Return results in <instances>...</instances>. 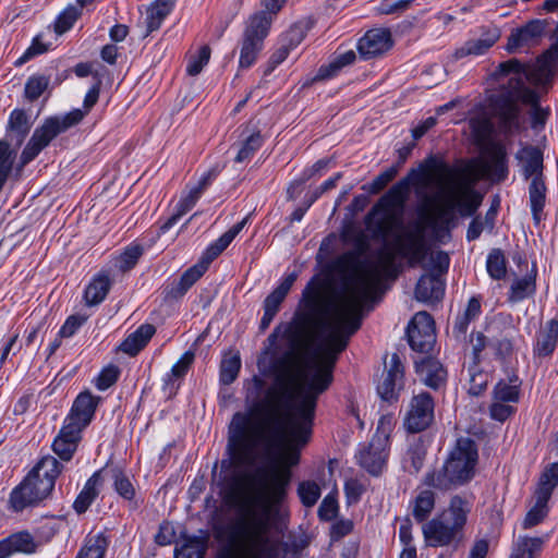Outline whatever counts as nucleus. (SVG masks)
Returning a JSON list of instances; mask_svg holds the SVG:
<instances>
[{"mask_svg": "<svg viewBox=\"0 0 558 558\" xmlns=\"http://www.w3.org/2000/svg\"><path fill=\"white\" fill-rule=\"evenodd\" d=\"M326 353L320 351L308 377L299 379L291 386V392L282 393L274 385L266 391L265 398L259 395L265 388V380L254 375L252 387L247 388L245 402L246 412H235L229 425L227 453L229 464L233 468L250 466L255 462L256 449L260 442L265 445L268 465L258 466L253 473L245 475L250 494L236 502V517L223 527L227 539L232 546L248 544L246 539H232L230 527L243 518L250 521L254 517L266 520L268 537L271 518L279 511L288 496L292 480L290 466L300 461L296 450L284 456L287 465L279 463V458L288 444L304 446L312 436L318 398L329 389L333 381V363L327 377ZM221 530H217L220 533Z\"/></svg>", "mask_w": 558, "mask_h": 558, "instance_id": "f257e3e1", "label": "nucleus"}, {"mask_svg": "<svg viewBox=\"0 0 558 558\" xmlns=\"http://www.w3.org/2000/svg\"><path fill=\"white\" fill-rule=\"evenodd\" d=\"M428 254L424 235L421 230L405 232L397 236L392 247L384 245L376 252L377 263L371 262V269L354 278L355 284L349 295L341 298L332 307L331 320L325 322L324 327L329 329L326 345L320 351L326 353L327 377L333 363L348 348L351 337L362 326L363 305L374 300L380 290L384 279L396 280L402 271L396 257L407 259L409 267H425Z\"/></svg>", "mask_w": 558, "mask_h": 558, "instance_id": "f03ea898", "label": "nucleus"}, {"mask_svg": "<svg viewBox=\"0 0 558 558\" xmlns=\"http://www.w3.org/2000/svg\"><path fill=\"white\" fill-rule=\"evenodd\" d=\"M471 161L462 167L451 166L441 157L429 155L420 165L418 170L411 169L408 177L396 183L379 201L371 208L364 218L366 230L373 240L386 242L395 229L402 226L401 217L392 208L402 206L409 180L421 181L423 175H437L438 183L454 192H461L462 198L454 202L462 217L473 216L482 204L483 196L473 189L476 179L473 177Z\"/></svg>", "mask_w": 558, "mask_h": 558, "instance_id": "7ed1b4c3", "label": "nucleus"}, {"mask_svg": "<svg viewBox=\"0 0 558 558\" xmlns=\"http://www.w3.org/2000/svg\"><path fill=\"white\" fill-rule=\"evenodd\" d=\"M340 300L341 298L328 306L327 319L316 322L314 317L320 301L318 277L314 276L305 286L301 300L303 311L295 313L293 320L283 331L289 349L280 355L272 356L269 364V372L282 393H290L291 386L314 373L313 365L322 348L326 345L329 335V329L323 324L331 320L332 307Z\"/></svg>", "mask_w": 558, "mask_h": 558, "instance_id": "20e7f679", "label": "nucleus"}, {"mask_svg": "<svg viewBox=\"0 0 558 558\" xmlns=\"http://www.w3.org/2000/svg\"><path fill=\"white\" fill-rule=\"evenodd\" d=\"M477 460L476 442L469 437H461L444 464L425 474L423 484L439 492L457 489L473 480Z\"/></svg>", "mask_w": 558, "mask_h": 558, "instance_id": "39448f33", "label": "nucleus"}, {"mask_svg": "<svg viewBox=\"0 0 558 558\" xmlns=\"http://www.w3.org/2000/svg\"><path fill=\"white\" fill-rule=\"evenodd\" d=\"M101 82L94 84L85 95L82 109H73L64 116H52L44 120L43 124L35 129L29 141L20 156L19 170L33 161L59 134L80 124L84 117L97 104L100 94Z\"/></svg>", "mask_w": 558, "mask_h": 558, "instance_id": "423d86ee", "label": "nucleus"}, {"mask_svg": "<svg viewBox=\"0 0 558 558\" xmlns=\"http://www.w3.org/2000/svg\"><path fill=\"white\" fill-rule=\"evenodd\" d=\"M63 465L52 456L41 458L28 472L25 478L10 495V504L14 511H23L48 498L61 474Z\"/></svg>", "mask_w": 558, "mask_h": 558, "instance_id": "0eeeda50", "label": "nucleus"}, {"mask_svg": "<svg viewBox=\"0 0 558 558\" xmlns=\"http://www.w3.org/2000/svg\"><path fill=\"white\" fill-rule=\"evenodd\" d=\"M471 511L470 502L454 495L440 513L423 525V535L430 547L459 546L464 537V526Z\"/></svg>", "mask_w": 558, "mask_h": 558, "instance_id": "6e6552de", "label": "nucleus"}, {"mask_svg": "<svg viewBox=\"0 0 558 558\" xmlns=\"http://www.w3.org/2000/svg\"><path fill=\"white\" fill-rule=\"evenodd\" d=\"M288 0H262L265 10L252 14L242 34L240 41V69H250L264 49L265 38L268 36L274 16L281 11Z\"/></svg>", "mask_w": 558, "mask_h": 558, "instance_id": "1a4fd4ad", "label": "nucleus"}, {"mask_svg": "<svg viewBox=\"0 0 558 558\" xmlns=\"http://www.w3.org/2000/svg\"><path fill=\"white\" fill-rule=\"evenodd\" d=\"M247 222V217L232 226L203 253L201 259L187 268L178 280L168 283L162 290L165 301L181 299L208 270L209 265L231 244Z\"/></svg>", "mask_w": 558, "mask_h": 558, "instance_id": "9d476101", "label": "nucleus"}, {"mask_svg": "<svg viewBox=\"0 0 558 558\" xmlns=\"http://www.w3.org/2000/svg\"><path fill=\"white\" fill-rule=\"evenodd\" d=\"M232 539H246L248 544L238 546L244 549L245 558H278L279 549L276 543L263 534L267 530L266 520L254 517L247 521L245 518L239 520L230 527ZM218 558H235L230 550L221 553Z\"/></svg>", "mask_w": 558, "mask_h": 558, "instance_id": "9b49d317", "label": "nucleus"}, {"mask_svg": "<svg viewBox=\"0 0 558 558\" xmlns=\"http://www.w3.org/2000/svg\"><path fill=\"white\" fill-rule=\"evenodd\" d=\"M435 420V401L427 391L412 397L403 426L411 434L426 430Z\"/></svg>", "mask_w": 558, "mask_h": 558, "instance_id": "f8f14e48", "label": "nucleus"}, {"mask_svg": "<svg viewBox=\"0 0 558 558\" xmlns=\"http://www.w3.org/2000/svg\"><path fill=\"white\" fill-rule=\"evenodd\" d=\"M492 336L489 345L494 350L495 359L507 362L514 354V333L517 327L510 314L499 315L489 328Z\"/></svg>", "mask_w": 558, "mask_h": 558, "instance_id": "ddd939ff", "label": "nucleus"}, {"mask_svg": "<svg viewBox=\"0 0 558 558\" xmlns=\"http://www.w3.org/2000/svg\"><path fill=\"white\" fill-rule=\"evenodd\" d=\"M407 337L413 351L428 353L436 342L433 316L425 311L416 313L407 327Z\"/></svg>", "mask_w": 558, "mask_h": 558, "instance_id": "4468645a", "label": "nucleus"}, {"mask_svg": "<svg viewBox=\"0 0 558 558\" xmlns=\"http://www.w3.org/2000/svg\"><path fill=\"white\" fill-rule=\"evenodd\" d=\"M100 397L93 396L90 391L81 392L74 400L64 423L72 424L74 428L83 432L93 421Z\"/></svg>", "mask_w": 558, "mask_h": 558, "instance_id": "2eb2a0df", "label": "nucleus"}, {"mask_svg": "<svg viewBox=\"0 0 558 558\" xmlns=\"http://www.w3.org/2000/svg\"><path fill=\"white\" fill-rule=\"evenodd\" d=\"M388 437L374 436L357 454V463L371 475L378 476L386 464Z\"/></svg>", "mask_w": 558, "mask_h": 558, "instance_id": "dca6fc26", "label": "nucleus"}, {"mask_svg": "<svg viewBox=\"0 0 558 558\" xmlns=\"http://www.w3.org/2000/svg\"><path fill=\"white\" fill-rule=\"evenodd\" d=\"M404 366L398 353H393L390 359V366L384 376V379L377 385V393L384 401L395 402L403 388Z\"/></svg>", "mask_w": 558, "mask_h": 558, "instance_id": "f3484780", "label": "nucleus"}, {"mask_svg": "<svg viewBox=\"0 0 558 558\" xmlns=\"http://www.w3.org/2000/svg\"><path fill=\"white\" fill-rule=\"evenodd\" d=\"M490 107L505 133L519 129V106L510 93L490 97Z\"/></svg>", "mask_w": 558, "mask_h": 558, "instance_id": "a211bd4d", "label": "nucleus"}, {"mask_svg": "<svg viewBox=\"0 0 558 558\" xmlns=\"http://www.w3.org/2000/svg\"><path fill=\"white\" fill-rule=\"evenodd\" d=\"M391 33L387 28H374L359 40L357 50L365 60L380 56L392 47Z\"/></svg>", "mask_w": 558, "mask_h": 558, "instance_id": "6ab92c4d", "label": "nucleus"}, {"mask_svg": "<svg viewBox=\"0 0 558 558\" xmlns=\"http://www.w3.org/2000/svg\"><path fill=\"white\" fill-rule=\"evenodd\" d=\"M548 22L546 20H531L523 26L515 28L508 37L507 50L514 52L519 48L537 41L545 33Z\"/></svg>", "mask_w": 558, "mask_h": 558, "instance_id": "aec40b11", "label": "nucleus"}, {"mask_svg": "<svg viewBox=\"0 0 558 558\" xmlns=\"http://www.w3.org/2000/svg\"><path fill=\"white\" fill-rule=\"evenodd\" d=\"M415 372L421 380L429 388L438 390L447 383V369L436 359L425 356L414 362Z\"/></svg>", "mask_w": 558, "mask_h": 558, "instance_id": "412c9836", "label": "nucleus"}, {"mask_svg": "<svg viewBox=\"0 0 558 558\" xmlns=\"http://www.w3.org/2000/svg\"><path fill=\"white\" fill-rule=\"evenodd\" d=\"M333 269L339 272H353L350 277H348L344 281V291L345 293L341 296L349 295V291L352 287H354L355 281L354 278L356 276H360L364 271H367V269H371V260L367 258L362 259L361 257L356 256L355 253L348 251L341 254L335 262H333Z\"/></svg>", "mask_w": 558, "mask_h": 558, "instance_id": "4be33fe9", "label": "nucleus"}, {"mask_svg": "<svg viewBox=\"0 0 558 558\" xmlns=\"http://www.w3.org/2000/svg\"><path fill=\"white\" fill-rule=\"evenodd\" d=\"M500 35L501 33L498 27H489L483 32L481 38L465 41L462 47L454 51L453 58L459 60L468 56H482L498 41Z\"/></svg>", "mask_w": 558, "mask_h": 558, "instance_id": "5701e85b", "label": "nucleus"}, {"mask_svg": "<svg viewBox=\"0 0 558 558\" xmlns=\"http://www.w3.org/2000/svg\"><path fill=\"white\" fill-rule=\"evenodd\" d=\"M82 432L64 423L52 442L53 452L63 461H70L82 439Z\"/></svg>", "mask_w": 558, "mask_h": 558, "instance_id": "b1692460", "label": "nucleus"}, {"mask_svg": "<svg viewBox=\"0 0 558 558\" xmlns=\"http://www.w3.org/2000/svg\"><path fill=\"white\" fill-rule=\"evenodd\" d=\"M445 286L442 278L423 274L415 284L414 296L417 301L424 303L439 302L445 295Z\"/></svg>", "mask_w": 558, "mask_h": 558, "instance_id": "393cba45", "label": "nucleus"}, {"mask_svg": "<svg viewBox=\"0 0 558 558\" xmlns=\"http://www.w3.org/2000/svg\"><path fill=\"white\" fill-rule=\"evenodd\" d=\"M558 344V319L548 320L536 335L533 345V354L535 357H549L555 352Z\"/></svg>", "mask_w": 558, "mask_h": 558, "instance_id": "a878e982", "label": "nucleus"}, {"mask_svg": "<svg viewBox=\"0 0 558 558\" xmlns=\"http://www.w3.org/2000/svg\"><path fill=\"white\" fill-rule=\"evenodd\" d=\"M36 549L37 544L27 531L11 534L0 541V558H8L13 553L34 554Z\"/></svg>", "mask_w": 558, "mask_h": 558, "instance_id": "bb28decb", "label": "nucleus"}, {"mask_svg": "<svg viewBox=\"0 0 558 558\" xmlns=\"http://www.w3.org/2000/svg\"><path fill=\"white\" fill-rule=\"evenodd\" d=\"M155 333L156 327L154 325L143 324L121 342L118 350L130 356H136L148 344Z\"/></svg>", "mask_w": 558, "mask_h": 558, "instance_id": "cd10ccee", "label": "nucleus"}, {"mask_svg": "<svg viewBox=\"0 0 558 558\" xmlns=\"http://www.w3.org/2000/svg\"><path fill=\"white\" fill-rule=\"evenodd\" d=\"M104 483L102 470L96 471L85 483L83 489L73 502L77 514L85 513L99 495V487Z\"/></svg>", "mask_w": 558, "mask_h": 558, "instance_id": "c85d7f7f", "label": "nucleus"}, {"mask_svg": "<svg viewBox=\"0 0 558 558\" xmlns=\"http://www.w3.org/2000/svg\"><path fill=\"white\" fill-rule=\"evenodd\" d=\"M208 534L202 535H181V545L174 549V558H204L208 547Z\"/></svg>", "mask_w": 558, "mask_h": 558, "instance_id": "c756f323", "label": "nucleus"}, {"mask_svg": "<svg viewBox=\"0 0 558 558\" xmlns=\"http://www.w3.org/2000/svg\"><path fill=\"white\" fill-rule=\"evenodd\" d=\"M485 153L489 158L490 169L496 181L501 182L508 177V158L506 146L501 142L490 141Z\"/></svg>", "mask_w": 558, "mask_h": 558, "instance_id": "7c9ffc66", "label": "nucleus"}, {"mask_svg": "<svg viewBox=\"0 0 558 558\" xmlns=\"http://www.w3.org/2000/svg\"><path fill=\"white\" fill-rule=\"evenodd\" d=\"M515 157L523 162V175L525 179L536 175L543 178L544 157L543 151L538 147L526 145L517 153Z\"/></svg>", "mask_w": 558, "mask_h": 558, "instance_id": "2f4dec72", "label": "nucleus"}, {"mask_svg": "<svg viewBox=\"0 0 558 558\" xmlns=\"http://www.w3.org/2000/svg\"><path fill=\"white\" fill-rule=\"evenodd\" d=\"M112 286V280L107 271L98 272L88 283L84 291V300L87 305L94 306L100 304L108 295Z\"/></svg>", "mask_w": 558, "mask_h": 558, "instance_id": "473e14b6", "label": "nucleus"}, {"mask_svg": "<svg viewBox=\"0 0 558 558\" xmlns=\"http://www.w3.org/2000/svg\"><path fill=\"white\" fill-rule=\"evenodd\" d=\"M298 274L295 271L287 275L279 286L266 296L264 300L263 308L266 312L277 315L280 306L291 290L293 283L296 281Z\"/></svg>", "mask_w": 558, "mask_h": 558, "instance_id": "72a5a7b5", "label": "nucleus"}, {"mask_svg": "<svg viewBox=\"0 0 558 558\" xmlns=\"http://www.w3.org/2000/svg\"><path fill=\"white\" fill-rule=\"evenodd\" d=\"M175 0H156L147 9V29L145 36L160 28L163 20L171 13Z\"/></svg>", "mask_w": 558, "mask_h": 558, "instance_id": "f704fd0d", "label": "nucleus"}, {"mask_svg": "<svg viewBox=\"0 0 558 558\" xmlns=\"http://www.w3.org/2000/svg\"><path fill=\"white\" fill-rule=\"evenodd\" d=\"M536 501L535 505L527 511L522 527L531 529L539 524L548 514V501L550 499V493L548 489L535 492Z\"/></svg>", "mask_w": 558, "mask_h": 558, "instance_id": "c9c22d12", "label": "nucleus"}, {"mask_svg": "<svg viewBox=\"0 0 558 558\" xmlns=\"http://www.w3.org/2000/svg\"><path fill=\"white\" fill-rule=\"evenodd\" d=\"M529 196L533 220L538 225L542 220V213L546 202V185L539 175L532 179L529 186Z\"/></svg>", "mask_w": 558, "mask_h": 558, "instance_id": "e433bc0d", "label": "nucleus"}, {"mask_svg": "<svg viewBox=\"0 0 558 558\" xmlns=\"http://www.w3.org/2000/svg\"><path fill=\"white\" fill-rule=\"evenodd\" d=\"M108 546L109 539L105 533L88 536L75 558H105Z\"/></svg>", "mask_w": 558, "mask_h": 558, "instance_id": "4c0bfd02", "label": "nucleus"}, {"mask_svg": "<svg viewBox=\"0 0 558 558\" xmlns=\"http://www.w3.org/2000/svg\"><path fill=\"white\" fill-rule=\"evenodd\" d=\"M435 508V493L430 489L421 490L413 501L412 514L416 522L426 521Z\"/></svg>", "mask_w": 558, "mask_h": 558, "instance_id": "58836bf2", "label": "nucleus"}, {"mask_svg": "<svg viewBox=\"0 0 558 558\" xmlns=\"http://www.w3.org/2000/svg\"><path fill=\"white\" fill-rule=\"evenodd\" d=\"M542 537H519L517 545L509 558H537L543 549Z\"/></svg>", "mask_w": 558, "mask_h": 558, "instance_id": "ea45409f", "label": "nucleus"}, {"mask_svg": "<svg viewBox=\"0 0 558 558\" xmlns=\"http://www.w3.org/2000/svg\"><path fill=\"white\" fill-rule=\"evenodd\" d=\"M31 126L32 124L26 111L24 109L16 108L10 113L7 132L14 133L17 138V143L21 144L29 133Z\"/></svg>", "mask_w": 558, "mask_h": 558, "instance_id": "a19ab883", "label": "nucleus"}, {"mask_svg": "<svg viewBox=\"0 0 558 558\" xmlns=\"http://www.w3.org/2000/svg\"><path fill=\"white\" fill-rule=\"evenodd\" d=\"M201 193L196 191L194 187L189 192V194L182 198L178 203V208L174 214H172L161 226L160 231L162 233H166L168 230H170L178 221L179 219L186 214L189 210L193 208V206L196 204L198 198L201 197Z\"/></svg>", "mask_w": 558, "mask_h": 558, "instance_id": "79ce46f5", "label": "nucleus"}, {"mask_svg": "<svg viewBox=\"0 0 558 558\" xmlns=\"http://www.w3.org/2000/svg\"><path fill=\"white\" fill-rule=\"evenodd\" d=\"M113 488L116 493L124 500L129 501L130 508L137 509L138 502L135 500L136 492L131 480L123 471L117 470L113 474Z\"/></svg>", "mask_w": 558, "mask_h": 558, "instance_id": "37998d69", "label": "nucleus"}, {"mask_svg": "<svg viewBox=\"0 0 558 558\" xmlns=\"http://www.w3.org/2000/svg\"><path fill=\"white\" fill-rule=\"evenodd\" d=\"M536 290L535 274L527 275L517 279L510 287L509 301L512 303L520 302L532 295Z\"/></svg>", "mask_w": 558, "mask_h": 558, "instance_id": "c03bdc74", "label": "nucleus"}, {"mask_svg": "<svg viewBox=\"0 0 558 558\" xmlns=\"http://www.w3.org/2000/svg\"><path fill=\"white\" fill-rule=\"evenodd\" d=\"M520 385L521 381L515 374L509 378V384L502 380L499 381L494 388L495 399L501 402H517L519 400Z\"/></svg>", "mask_w": 558, "mask_h": 558, "instance_id": "a18cd8bd", "label": "nucleus"}, {"mask_svg": "<svg viewBox=\"0 0 558 558\" xmlns=\"http://www.w3.org/2000/svg\"><path fill=\"white\" fill-rule=\"evenodd\" d=\"M194 360L195 353L191 350L186 351L180 357V360L172 366L171 372L167 374V377L163 379V389H167L168 387L173 388V378H183L187 374Z\"/></svg>", "mask_w": 558, "mask_h": 558, "instance_id": "49530a36", "label": "nucleus"}, {"mask_svg": "<svg viewBox=\"0 0 558 558\" xmlns=\"http://www.w3.org/2000/svg\"><path fill=\"white\" fill-rule=\"evenodd\" d=\"M488 275L495 280H501L507 275V259L500 248H493L486 262Z\"/></svg>", "mask_w": 558, "mask_h": 558, "instance_id": "de8ad7c7", "label": "nucleus"}, {"mask_svg": "<svg viewBox=\"0 0 558 558\" xmlns=\"http://www.w3.org/2000/svg\"><path fill=\"white\" fill-rule=\"evenodd\" d=\"M240 369L241 359L239 354L225 356L220 363V383L222 385H231L236 379Z\"/></svg>", "mask_w": 558, "mask_h": 558, "instance_id": "09e8293b", "label": "nucleus"}, {"mask_svg": "<svg viewBox=\"0 0 558 558\" xmlns=\"http://www.w3.org/2000/svg\"><path fill=\"white\" fill-rule=\"evenodd\" d=\"M50 84V76L35 74L28 77L25 83L24 95L29 101L37 100Z\"/></svg>", "mask_w": 558, "mask_h": 558, "instance_id": "8fccbe9b", "label": "nucleus"}, {"mask_svg": "<svg viewBox=\"0 0 558 558\" xmlns=\"http://www.w3.org/2000/svg\"><path fill=\"white\" fill-rule=\"evenodd\" d=\"M264 143L263 135L259 131L251 134L245 141H243L234 161L238 163L250 160L254 154L262 147Z\"/></svg>", "mask_w": 558, "mask_h": 558, "instance_id": "3c124183", "label": "nucleus"}, {"mask_svg": "<svg viewBox=\"0 0 558 558\" xmlns=\"http://www.w3.org/2000/svg\"><path fill=\"white\" fill-rule=\"evenodd\" d=\"M423 264V268L428 269L427 274L442 278L449 270L450 257L447 252L439 250L430 255L428 265Z\"/></svg>", "mask_w": 558, "mask_h": 558, "instance_id": "603ef678", "label": "nucleus"}, {"mask_svg": "<svg viewBox=\"0 0 558 558\" xmlns=\"http://www.w3.org/2000/svg\"><path fill=\"white\" fill-rule=\"evenodd\" d=\"M298 495L303 506L313 507L320 497V487L314 481H303L298 486Z\"/></svg>", "mask_w": 558, "mask_h": 558, "instance_id": "864d4df0", "label": "nucleus"}, {"mask_svg": "<svg viewBox=\"0 0 558 558\" xmlns=\"http://www.w3.org/2000/svg\"><path fill=\"white\" fill-rule=\"evenodd\" d=\"M81 11L76 7L69 5L65 10H63L57 17L54 22V32L59 35L68 32L76 20L80 17Z\"/></svg>", "mask_w": 558, "mask_h": 558, "instance_id": "5fc2aeb1", "label": "nucleus"}, {"mask_svg": "<svg viewBox=\"0 0 558 558\" xmlns=\"http://www.w3.org/2000/svg\"><path fill=\"white\" fill-rule=\"evenodd\" d=\"M398 174L397 167H390L380 172L372 182L364 184L362 189L371 194H378L381 192Z\"/></svg>", "mask_w": 558, "mask_h": 558, "instance_id": "6e6d98bb", "label": "nucleus"}, {"mask_svg": "<svg viewBox=\"0 0 558 558\" xmlns=\"http://www.w3.org/2000/svg\"><path fill=\"white\" fill-rule=\"evenodd\" d=\"M426 459V449L422 445L412 446L405 458V463H409L408 471L411 474H417L424 466Z\"/></svg>", "mask_w": 558, "mask_h": 558, "instance_id": "4d7b16f0", "label": "nucleus"}, {"mask_svg": "<svg viewBox=\"0 0 558 558\" xmlns=\"http://www.w3.org/2000/svg\"><path fill=\"white\" fill-rule=\"evenodd\" d=\"M210 52L211 50L209 46H202L198 50V54L196 57H192L189 61L186 66L187 74L191 76L199 74L203 68L208 63L210 59Z\"/></svg>", "mask_w": 558, "mask_h": 558, "instance_id": "13d9d810", "label": "nucleus"}, {"mask_svg": "<svg viewBox=\"0 0 558 558\" xmlns=\"http://www.w3.org/2000/svg\"><path fill=\"white\" fill-rule=\"evenodd\" d=\"M49 46L50 44H45L43 41L41 35L35 36L31 46L25 50L22 57L16 60L15 65H22L36 56L47 52L49 50Z\"/></svg>", "mask_w": 558, "mask_h": 558, "instance_id": "bf43d9fd", "label": "nucleus"}, {"mask_svg": "<svg viewBox=\"0 0 558 558\" xmlns=\"http://www.w3.org/2000/svg\"><path fill=\"white\" fill-rule=\"evenodd\" d=\"M120 368L117 365L110 364L102 368L96 379V387L99 390H106L113 386L120 376Z\"/></svg>", "mask_w": 558, "mask_h": 558, "instance_id": "052dcab7", "label": "nucleus"}, {"mask_svg": "<svg viewBox=\"0 0 558 558\" xmlns=\"http://www.w3.org/2000/svg\"><path fill=\"white\" fill-rule=\"evenodd\" d=\"M557 485H558V463H551L542 473L536 492H541V490L547 488L551 496L553 492Z\"/></svg>", "mask_w": 558, "mask_h": 558, "instance_id": "680f3d73", "label": "nucleus"}, {"mask_svg": "<svg viewBox=\"0 0 558 558\" xmlns=\"http://www.w3.org/2000/svg\"><path fill=\"white\" fill-rule=\"evenodd\" d=\"M143 247L141 245L128 246L120 256V268L122 271L131 270L143 255Z\"/></svg>", "mask_w": 558, "mask_h": 558, "instance_id": "e2e57ef3", "label": "nucleus"}, {"mask_svg": "<svg viewBox=\"0 0 558 558\" xmlns=\"http://www.w3.org/2000/svg\"><path fill=\"white\" fill-rule=\"evenodd\" d=\"M354 529V523L350 519L337 520L330 527L329 537L331 543L341 541L347 535L351 534Z\"/></svg>", "mask_w": 558, "mask_h": 558, "instance_id": "0e129e2a", "label": "nucleus"}, {"mask_svg": "<svg viewBox=\"0 0 558 558\" xmlns=\"http://www.w3.org/2000/svg\"><path fill=\"white\" fill-rule=\"evenodd\" d=\"M338 501L335 497L328 495L326 496L322 504L318 507V518L322 521H331L338 514Z\"/></svg>", "mask_w": 558, "mask_h": 558, "instance_id": "69168bd1", "label": "nucleus"}, {"mask_svg": "<svg viewBox=\"0 0 558 558\" xmlns=\"http://www.w3.org/2000/svg\"><path fill=\"white\" fill-rule=\"evenodd\" d=\"M87 320V316L81 314L70 315L59 330L60 338L72 337Z\"/></svg>", "mask_w": 558, "mask_h": 558, "instance_id": "338daca9", "label": "nucleus"}, {"mask_svg": "<svg viewBox=\"0 0 558 558\" xmlns=\"http://www.w3.org/2000/svg\"><path fill=\"white\" fill-rule=\"evenodd\" d=\"M15 151L11 149L10 144L0 140V170L11 174L14 166Z\"/></svg>", "mask_w": 558, "mask_h": 558, "instance_id": "774afa93", "label": "nucleus"}]
</instances>
